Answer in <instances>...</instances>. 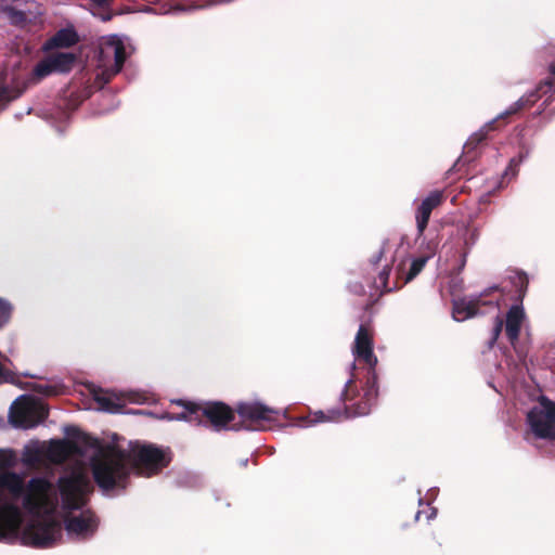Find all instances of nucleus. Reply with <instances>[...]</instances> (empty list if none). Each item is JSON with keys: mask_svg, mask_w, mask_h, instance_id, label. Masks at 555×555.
<instances>
[{"mask_svg": "<svg viewBox=\"0 0 555 555\" xmlns=\"http://www.w3.org/2000/svg\"><path fill=\"white\" fill-rule=\"evenodd\" d=\"M172 456V451L168 447L135 442L130 446L128 453L121 449L111 448L101 456L94 457L91 461V470L99 488L111 491L115 488H126L130 475L128 462L138 475L152 477L167 468Z\"/></svg>", "mask_w": 555, "mask_h": 555, "instance_id": "nucleus-1", "label": "nucleus"}, {"mask_svg": "<svg viewBox=\"0 0 555 555\" xmlns=\"http://www.w3.org/2000/svg\"><path fill=\"white\" fill-rule=\"evenodd\" d=\"M51 488V482L43 477H34L25 485L23 476L15 472L0 473V541L15 537L21 525L17 507L12 504H3L2 491H8L15 500L23 498V507L28 513L38 516L50 504Z\"/></svg>", "mask_w": 555, "mask_h": 555, "instance_id": "nucleus-2", "label": "nucleus"}, {"mask_svg": "<svg viewBox=\"0 0 555 555\" xmlns=\"http://www.w3.org/2000/svg\"><path fill=\"white\" fill-rule=\"evenodd\" d=\"M364 377L365 382L361 390L358 389L354 376L348 379L340 396L344 402L343 410L331 409L327 413L318 411L304 417L302 421L308 424H315L339 421L343 416L357 417L367 415L378 397L377 373L371 371L365 373Z\"/></svg>", "mask_w": 555, "mask_h": 555, "instance_id": "nucleus-3", "label": "nucleus"}, {"mask_svg": "<svg viewBox=\"0 0 555 555\" xmlns=\"http://www.w3.org/2000/svg\"><path fill=\"white\" fill-rule=\"evenodd\" d=\"M176 403L182 406V411L170 420H183L196 425L210 426L217 431L232 429V424L235 423L236 411L220 401L195 403L178 400Z\"/></svg>", "mask_w": 555, "mask_h": 555, "instance_id": "nucleus-4", "label": "nucleus"}, {"mask_svg": "<svg viewBox=\"0 0 555 555\" xmlns=\"http://www.w3.org/2000/svg\"><path fill=\"white\" fill-rule=\"evenodd\" d=\"M59 491L65 511H78L89 502V495L93 492V486L89 477L76 470L69 475L61 476L57 480Z\"/></svg>", "mask_w": 555, "mask_h": 555, "instance_id": "nucleus-5", "label": "nucleus"}, {"mask_svg": "<svg viewBox=\"0 0 555 555\" xmlns=\"http://www.w3.org/2000/svg\"><path fill=\"white\" fill-rule=\"evenodd\" d=\"M67 439L52 440L47 450V457L55 464H60L73 454H82L83 447H93L96 442L91 436L85 434L76 426L65 428Z\"/></svg>", "mask_w": 555, "mask_h": 555, "instance_id": "nucleus-6", "label": "nucleus"}, {"mask_svg": "<svg viewBox=\"0 0 555 555\" xmlns=\"http://www.w3.org/2000/svg\"><path fill=\"white\" fill-rule=\"evenodd\" d=\"M235 411L240 421L232 424L233 430H263L278 420L279 412L260 402H241Z\"/></svg>", "mask_w": 555, "mask_h": 555, "instance_id": "nucleus-7", "label": "nucleus"}, {"mask_svg": "<svg viewBox=\"0 0 555 555\" xmlns=\"http://www.w3.org/2000/svg\"><path fill=\"white\" fill-rule=\"evenodd\" d=\"M62 538V527L59 520L47 517L29 521L22 534L23 542L34 547L46 548L53 546Z\"/></svg>", "mask_w": 555, "mask_h": 555, "instance_id": "nucleus-8", "label": "nucleus"}, {"mask_svg": "<svg viewBox=\"0 0 555 555\" xmlns=\"http://www.w3.org/2000/svg\"><path fill=\"white\" fill-rule=\"evenodd\" d=\"M527 424L534 437L555 441V402L541 396L527 413Z\"/></svg>", "mask_w": 555, "mask_h": 555, "instance_id": "nucleus-9", "label": "nucleus"}, {"mask_svg": "<svg viewBox=\"0 0 555 555\" xmlns=\"http://www.w3.org/2000/svg\"><path fill=\"white\" fill-rule=\"evenodd\" d=\"M49 415L48 409L40 402L22 396L15 400L9 411V421L15 428H34Z\"/></svg>", "mask_w": 555, "mask_h": 555, "instance_id": "nucleus-10", "label": "nucleus"}, {"mask_svg": "<svg viewBox=\"0 0 555 555\" xmlns=\"http://www.w3.org/2000/svg\"><path fill=\"white\" fill-rule=\"evenodd\" d=\"M494 292H504L499 285H493L486 288L478 296L473 297L470 299L460 298L453 301L452 314L456 321H465L469 318L481 314L480 308L488 307H498L499 299H488Z\"/></svg>", "mask_w": 555, "mask_h": 555, "instance_id": "nucleus-11", "label": "nucleus"}, {"mask_svg": "<svg viewBox=\"0 0 555 555\" xmlns=\"http://www.w3.org/2000/svg\"><path fill=\"white\" fill-rule=\"evenodd\" d=\"M373 331L369 324H361L357 332L352 352L358 362H362L365 373L376 372L377 358L373 352Z\"/></svg>", "mask_w": 555, "mask_h": 555, "instance_id": "nucleus-12", "label": "nucleus"}, {"mask_svg": "<svg viewBox=\"0 0 555 555\" xmlns=\"http://www.w3.org/2000/svg\"><path fill=\"white\" fill-rule=\"evenodd\" d=\"M76 62V55L69 52L53 53L40 61L34 68V75L42 79L50 74L68 73Z\"/></svg>", "mask_w": 555, "mask_h": 555, "instance_id": "nucleus-13", "label": "nucleus"}, {"mask_svg": "<svg viewBox=\"0 0 555 555\" xmlns=\"http://www.w3.org/2000/svg\"><path fill=\"white\" fill-rule=\"evenodd\" d=\"M64 521L68 534L82 539L93 535L98 528V518L90 509L83 511L79 516H66Z\"/></svg>", "mask_w": 555, "mask_h": 555, "instance_id": "nucleus-14", "label": "nucleus"}, {"mask_svg": "<svg viewBox=\"0 0 555 555\" xmlns=\"http://www.w3.org/2000/svg\"><path fill=\"white\" fill-rule=\"evenodd\" d=\"M444 198L442 191L435 190L431 191L417 206L415 210V221L418 237L424 234L433 210L439 207L444 202Z\"/></svg>", "mask_w": 555, "mask_h": 555, "instance_id": "nucleus-15", "label": "nucleus"}, {"mask_svg": "<svg viewBox=\"0 0 555 555\" xmlns=\"http://www.w3.org/2000/svg\"><path fill=\"white\" fill-rule=\"evenodd\" d=\"M552 87L553 83L551 80L541 81L534 90L522 95L496 118H499V121H501L514 114L521 112L522 109L530 108L541 98L542 93H546L552 89Z\"/></svg>", "mask_w": 555, "mask_h": 555, "instance_id": "nucleus-16", "label": "nucleus"}, {"mask_svg": "<svg viewBox=\"0 0 555 555\" xmlns=\"http://www.w3.org/2000/svg\"><path fill=\"white\" fill-rule=\"evenodd\" d=\"M111 56L114 57L113 73L117 74L122 69L127 56L125 44L117 36L104 40L100 48V60L102 62Z\"/></svg>", "mask_w": 555, "mask_h": 555, "instance_id": "nucleus-17", "label": "nucleus"}, {"mask_svg": "<svg viewBox=\"0 0 555 555\" xmlns=\"http://www.w3.org/2000/svg\"><path fill=\"white\" fill-rule=\"evenodd\" d=\"M524 320L525 311L521 304L513 305L508 309L505 320V335L512 345H515L519 339Z\"/></svg>", "mask_w": 555, "mask_h": 555, "instance_id": "nucleus-18", "label": "nucleus"}, {"mask_svg": "<svg viewBox=\"0 0 555 555\" xmlns=\"http://www.w3.org/2000/svg\"><path fill=\"white\" fill-rule=\"evenodd\" d=\"M79 36L74 27L61 28L44 44L43 50L49 51L60 48H70L77 44Z\"/></svg>", "mask_w": 555, "mask_h": 555, "instance_id": "nucleus-19", "label": "nucleus"}, {"mask_svg": "<svg viewBox=\"0 0 555 555\" xmlns=\"http://www.w3.org/2000/svg\"><path fill=\"white\" fill-rule=\"evenodd\" d=\"M500 121L499 118H494L491 121L487 122L482 126L477 132L473 133L464 145V153L469 155L474 153L479 145H481L488 139V134L490 131H494L499 129Z\"/></svg>", "mask_w": 555, "mask_h": 555, "instance_id": "nucleus-20", "label": "nucleus"}, {"mask_svg": "<svg viewBox=\"0 0 555 555\" xmlns=\"http://www.w3.org/2000/svg\"><path fill=\"white\" fill-rule=\"evenodd\" d=\"M94 401L99 404L100 409L109 413L119 412L125 405V400L122 396H117L112 392L99 390L93 395Z\"/></svg>", "mask_w": 555, "mask_h": 555, "instance_id": "nucleus-21", "label": "nucleus"}, {"mask_svg": "<svg viewBox=\"0 0 555 555\" xmlns=\"http://www.w3.org/2000/svg\"><path fill=\"white\" fill-rule=\"evenodd\" d=\"M508 281L515 288L514 300L521 304L528 291V275L522 271H513L512 274L508 275Z\"/></svg>", "mask_w": 555, "mask_h": 555, "instance_id": "nucleus-22", "label": "nucleus"}, {"mask_svg": "<svg viewBox=\"0 0 555 555\" xmlns=\"http://www.w3.org/2000/svg\"><path fill=\"white\" fill-rule=\"evenodd\" d=\"M22 90L11 88L5 83V77L0 73V105L4 106L22 94Z\"/></svg>", "mask_w": 555, "mask_h": 555, "instance_id": "nucleus-23", "label": "nucleus"}, {"mask_svg": "<svg viewBox=\"0 0 555 555\" xmlns=\"http://www.w3.org/2000/svg\"><path fill=\"white\" fill-rule=\"evenodd\" d=\"M10 23L14 26L23 27L27 23V15L24 11L18 10L14 7L8 5L3 9Z\"/></svg>", "mask_w": 555, "mask_h": 555, "instance_id": "nucleus-24", "label": "nucleus"}, {"mask_svg": "<svg viewBox=\"0 0 555 555\" xmlns=\"http://www.w3.org/2000/svg\"><path fill=\"white\" fill-rule=\"evenodd\" d=\"M13 310L14 306L8 299L0 297V330L10 323Z\"/></svg>", "mask_w": 555, "mask_h": 555, "instance_id": "nucleus-25", "label": "nucleus"}, {"mask_svg": "<svg viewBox=\"0 0 555 555\" xmlns=\"http://www.w3.org/2000/svg\"><path fill=\"white\" fill-rule=\"evenodd\" d=\"M427 260H428V257H426V256H422V257L414 259L410 266V269L405 276L404 283H408V282L412 281L414 278H416L424 269Z\"/></svg>", "mask_w": 555, "mask_h": 555, "instance_id": "nucleus-26", "label": "nucleus"}, {"mask_svg": "<svg viewBox=\"0 0 555 555\" xmlns=\"http://www.w3.org/2000/svg\"><path fill=\"white\" fill-rule=\"evenodd\" d=\"M391 267L386 264L384 269L378 274L377 286L382 287L386 292H390L391 287L388 286L389 275H390Z\"/></svg>", "mask_w": 555, "mask_h": 555, "instance_id": "nucleus-27", "label": "nucleus"}, {"mask_svg": "<svg viewBox=\"0 0 555 555\" xmlns=\"http://www.w3.org/2000/svg\"><path fill=\"white\" fill-rule=\"evenodd\" d=\"M504 326V321L498 315L495 318L494 326L492 328V336L489 341V347L492 348L494 344L496 343L498 338L500 337L502 330Z\"/></svg>", "mask_w": 555, "mask_h": 555, "instance_id": "nucleus-28", "label": "nucleus"}, {"mask_svg": "<svg viewBox=\"0 0 555 555\" xmlns=\"http://www.w3.org/2000/svg\"><path fill=\"white\" fill-rule=\"evenodd\" d=\"M25 456H26L25 461L27 463H31V464L38 463L41 461L42 452L39 449H31V450H27Z\"/></svg>", "mask_w": 555, "mask_h": 555, "instance_id": "nucleus-29", "label": "nucleus"}, {"mask_svg": "<svg viewBox=\"0 0 555 555\" xmlns=\"http://www.w3.org/2000/svg\"><path fill=\"white\" fill-rule=\"evenodd\" d=\"M34 390L37 391L38 393H41L44 396L56 395L55 387L51 386V385H46V384L44 385L43 384L36 385Z\"/></svg>", "mask_w": 555, "mask_h": 555, "instance_id": "nucleus-30", "label": "nucleus"}, {"mask_svg": "<svg viewBox=\"0 0 555 555\" xmlns=\"http://www.w3.org/2000/svg\"><path fill=\"white\" fill-rule=\"evenodd\" d=\"M13 459L11 454H8L5 451L0 450V467L7 468L12 466Z\"/></svg>", "mask_w": 555, "mask_h": 555, "instance_id": "nucleus-31", "label": "nucleus"}, {"mask_svg": "<svg viewBox=\"0 0 555 555\" xmlns=\"http://www.w3.org/2000/svg\"><path fill=\"white\" fill-rule=\"evenodd\" d=\"M521 160H522V155H519L518 157H513L509 160L506 173H508L511 171L512 175L515 176L517 173L516 168L519 166Z\"/></svg>", "mask_w": 555, "mask_h": 555, "instance_id": "nucleus-32", "label": "nucleus"}, {"mask_svg": "<svg viewBox=\"0 0 555 555\" xmlns=\"http://www.w3.org/2000/svg\"><path fill=\"white\" fill-rule=\"evenodd\" d=\"M12 377V373L0 363V384L10 382Z\"/></svg>", "mask_w": 555, "mask_h": 555, "instance_id": "nucleus-33", "label": "nucleus"}, {"mask_svg": "<svg viewBox=\"0 0 555 555\" xmlns=\"http://www.w3.org/2000/svg\"><path fill=\"white\" fill-rule=\"evenodd\" d=\"M385 255V246H382L377 254L372 258L373 264H377L380 262L382 258Z\"/></svg>", "mask_w": 555, "mask_h": 555, "instance_id": "nucleus-34", "label": "nucleus"}, {"mask_svg": "<svg viewBox=\"0 0 555 555\" xmlns=\"http://www.w3.org/2000/svg\"><path fill=\"white\" fill-rule=\"evenodd\" d=\"M93 2L94 5L96 7H100V8H104L106 5H108L109 3V0H91Z\"/></svg>", "mask_w": 555, "mask_h": 555, "instance_id": "nucleus-35", "label": "nucleus"}, {"mask_svg": "<svg viewBox=\"0 0 555 555\" xmlns=\"http://www.w3.org/2000/svg\"><path fill=\"white\" fill-rule=\"evenodd\" d=\"M436 516V509L435 508H430V514L427 516L428 519L433 518Z\"/></svg>", "mask_w": 555, "mask_h": 555, "instance_id": "nucleus-36", "label": "nucleus"}, {"mask_svg": "<svg viewBox=\"0 0 555 555\" xmlns=\"http://www.w3.org/2000/svg\"><path fill=\"white\" fill-rule=\"evenodd\" d=\"M129 400L132 402H140V400L138 398H133V397H130Z\"/></svg>", "mask_w": 555, "mask_h": 555, "instance_id": "nucleus-37", "label": "nucleus"}, {"mask_svg": "<svg viewBox=\"0 0 555 555\" xmlns=\"http://www.w3.org/2000/svg\"><path fill=\"white\" fill-rule=\"evenodd\" d=\"M421 514H422V512H420V511H418V512L415 514V519H418V518L421 517Z\"/></svg>", "mask_w": 555, "mask_h": 555, "instance_id": "nucleus-38", "label": "nucleus"}]
</instances>
